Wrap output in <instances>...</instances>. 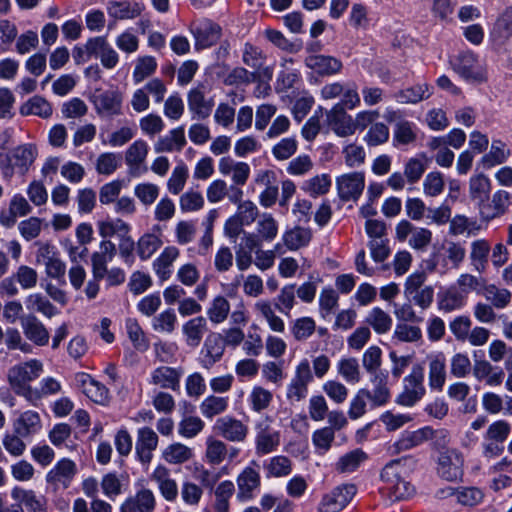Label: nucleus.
Listing matches in <instances>:
<instances>
[{
	"label": "nucleus",
	"mask_w": 512,
	"mask_h": 512,
	"mask_svg": "<svg viewBox=\"0 0 512 512\" xmlns=\"http://www.w3.org/2000/svg\"><path fill=\"white\" fill-rule=\"evenodd\" d=\"M36 158V149L31 144H24L12 149L6 157V163L2 164V174L5 179H10L14 173L24 175Z\"/></svg>",
	"instance_id": "3"
},
{
	"label": "nucleus",
	"mask_w": 512,
	"mask_h": 512,
	"mask_svg": "<svg viewBox=\"0 0 512 512\" xmlns=\"http://www.w3.org/2000/svg\"><path fill=\"white\" fill-rule=\"evenodd\" d=\"M338 195L342 200L348 201L357 199L365 187V176L363 172H352L344 174L336 180Z\"/></svg>",
	"instance_id": "16"
},
{
	"label": "nucleus",
	"mask_w": 512,
	"mask_h": 512,
	"mask_svg": "<svg viewBox=\"0 0 512 512\" xmlns=\"http://www.w3.org/2000/svg\"><path fill=\"white\" fill-rule=\"evenodd\" d=\"M235 493V485L230 480H224L215 488V512H229L230 499Z\"/></svg>",
	"instance_id": "47"
},
{
	"label": "nucleus",
	"mask_w": 512,
	"mask_h": 512,
	"mask_svg": "<svg viewBox=\"0 0 512 512\" xmlns=\"http://www.w3.org/2000/svg\"><path fill=\"white\" fill-rule=\"evenodd\" d=\"M225 346L222 335L219 333H212L206 338L204 342V363L206 367L212 366L221 359L225 351Z\"/></svg>",
	"instance_id": "42"
},
{
	"label": "nucleus",
	"mask_w": 512,
	"mask_h": 512,
	"mask_svg": "<svg viewBox=\"0 0 512 512\" xmlns=\"http://www.w3.org/2000/svg\"><path fill=\"white\" fill-rule=\"evenodd\" d=\"M272 400V392L260 385L253 386L248 396L251 409L257 413L266 410L272 403Z\"/></svg>",
	"instance_id": "52"
},
{
	"label": "nucleus",
	"mask_w": 512,
	"mask_h": 512,
	"mask_svg": "<svg viewBox=\"0 0 512 512\" xmlns=\"http://www.w3.org/2000/svg\"><path fill=\"white\" fill-rule=\"evenodd\" d=\"M490 251L491 246L486 239H476L471 242L469 258L475 271L479 273L486 271Z\"/></svg>",
	"instance_id": "37"
},
{
	"label": "nucleus",
	"mask_w": 512,
	"mask_h": 512,
	"mask_svg": "<svg viewBox=\"0 0 512 512\" xmlns=\"http://www.w3.org/2000/svg\"><path fill=\"white\" fill-rule=\"evenodd\" d=\"M512 37V6L506 8L496 19L490 32L491 40L497 45L505 44Z\"/></svg>",
	"instance_id": "32"
},
{
	"label": "nucleus",
	"mask_w": 512,
	"mask_h": 512,
	"mask_svg": "<svg viewBox=\"0 0 512 512\" xmlns=\"http://www.w3.org/2000/svg\"><path fill=\"white\" fill-rule=\"evenodd\" d=\"M432 436L433 430L429 427L406 432L390 447V451L392 454H399L411 450L431 439Z\"/></svg>",
	"instance_id": "28"
},
{
	"label": "nucleus",
	"mask_w": 512,
	"mask_h": 512,
	"mask_svg": "<svg viewBox=\"0 0 512 512\" xmlns=\"http://www.w3.org/2000/svg\"><path fill=\"white\" fill-rule=\"evenodd\" d=\"M214 430L226 441L242 443L246 441L249 427L233 416H224L216 420Z\"/></svg>",
	"instance_id": "10"
},
{
	"label": "nucleus",
	"mask_w": 512,
	"mask_h": 512,
	"mask_svg": "<svg viewBox=\"0 0 512 512\" xmlns=\"http://www.w3.org/2000/svg\"><path fill=\"white\" fill-rule=\"evenodd\" d=\"M431 87L426 83H418L414 86L398 91L394 97L402 104H416L431 96Z\"/></svg>",
	"instance_id": "40"
},
{
	"label": "nucleus",
	"mask_w": 512,
	"mask_h": 512,
	"mask_svg": "<svg viewBox=\"0 0 512 512\" xmlns=\"http://www.w3.org/2000/svg\"><path fill=\"white\" fill-rule=\"evenodd\" d=\"M206 331L207 321L203 316L194 317L182 326L185 342L191 348H196L200 345Z\"/></svg>",
	"instance_id": "36"
},
{
	"label": "nucleus",
	"mask_w": 512,
	"mask_h": 512,
	"mask_svg": "<svg viewBox=\"0 0 512 512\" xmlns=\"http://www.w3.org/2000/svg\"><path fill=\"white\" fill-rule=\"evenodd\" d=\"M255 451L257 455L270 454L280 445V432L271 427L267 421H260L255 426Z\"/></svg>",
	"instance_id": "12"
},
{
	"label": "nucleus",
	"mask_w": 512,
	"mask_h": 512,
	"mask_svg": "<svg viewBox=\"0 0 512 512\" xmlns=\"http://www.w3.org/2000/svg\"><path fill=\"white\" fill-rule=\"evenodd\" d=\"M96 113L104 117H113L122 113V93L117 90H107L94 94L92 98Z\"/></svg>",
	"instance_id": "14"
},
{
	"label": "nucleus",
	"mask_w": 512,
	"mask_h": 512,
	"mask_svg": "<svg viewBox=\"0 0 512 512\" xmlns=\"http://www.w3.org/2000/svg\"><path fill=\"white\" fill-rule=\"evenodd\" d=\"M275 309L271 301L265 299L258 300L254 305V310L257 315L266 321L272 331L283 333L285 331V323L283 319L276 314Z\"/></svg>",
	"instance_id": "38"
},
{
	"label": "nucleus",
	"mask_w": 512,
	"mask_h": 512,
	"mask_svg": "<svg viewBox=\"0 0 512 512\" xmlns=\"http://www.w3.org/2000/svg\"><path fill=\"white\" fill-rule=\"evenodd\" d=\"M230 313V303L224 296L215 297L208 310L207 316L209 320L214 324H220L224 322Z\"/></svg>",
	"instance_id": "57"
},
{
	"label": "nucleus",
	"mask_w": 512,
	"mask_h": 512,
	"mask_svg": "<svg viewBox=\"0 0 512 512\" xmlns=\"http://www.w3.org/2000/svg\"><path fill=\"white\" fill-rule=\"evenodd\" d=\"M510 205L509 193L503 190L495 192L491 199L479 204V212L483 220L490 221L504 215Z\"/></svg>",
	"instance_id": "21"
},
{
	"label": "nucleus",
	"mask_w": 512,
	"mask_h": 512,
	"mask_svg": "<svg viewBox=\"0 0 512 512\" xmlns=\"http://www.w3.org/2000/svg\"><path fill=\"white\" fill-rule=\"evenodd\" d=\"M312 380L310 363L307 359H303L296 366L295 375L287 387V398L297 402L304 399L308 392V384Z\"/></svg>",
	"instance_id": "8"
},
{
	"label": "nucleus",
	"mask_w": 512,
	"mask_h": 512,
	"mask_svg": "<svg viewBox=\"0 0 512 512\" xmlns=\"http://www.w3.org/2000/svg\"><path fill=\"white\" fill-rule=\"evenodd\" d=\"M42 429V420L38 412L34 410H27L14 420L13 430L24 438H29L37 434Z\"/></svg>",
	"instance_id": "29"
},
{
	"label": "nucleus",
	"mask_w": 512,
	"mask_h": 512,
	"mask_svg": "<svg viewBox=\"0 0 512 512\" xmlns=\"http://www.w3.org/2000/svg\"><path fill=\"white\" fill-rule=\"evenodd\" d=\"M26 306L28 309L42 313L48 318L57 314L55 306L40 293L29 295L26 299Z\"/></svg>",
	"instance_id": "63"
},
{
	"label": "nucleus",
	"mask_w": 512,
	"mask_h": 512,
	"mask_svg": "<svg viewBox=\"0 0 512 512\" xmlns=\"http://www.w3.org/2000/svg\"><path fill=\"white\" fill-rule=\"evenodd\" d=\"M187 103L193 118L204 120L212 112L214 101L206 98L205 86L198 85L192 88L187 94Z\"/></svg>",
	"instance_id": "17"
},
{
	"label": "nucleus",
	"mask_w": 512,
	"mask_h": 512,
	"mask_svg": "<svg viewBox=\"0 0 512 512\" xmlns=\"http://www.w3.org/2000/svg\"><path fill=\"white\" fill-rule=\"evenodd\" d=\"M11 497L23 503L28 512H47L45 498L38 496L33 490L16 486L11 490Z\"/></svg>",
	"instance_id": "35"
},
{
	"label": "nucleus",
	"mask_w": 512,
	"mask_h": 512,
	"mask_svg": "<svg viewBox=\"0 0 512 512\" xmlns=\"http://www.w3.org/2000/svg\"><path fill=\"white\" fill-rule=\"evenodd\" d=\"M180 250L176 246L165 247L153 262V269L161 281H166L172 274V265L178 259Z\"/></svg>",
	"instance_id": "30"
},
{
	"label": "nucleus",
	"mask_w": 512,
	"mask_h": 512,
	"mask_svg": "<svg viewBox=\"0 0 512 512\" xmlns=\"http://www.w3.org/2000/svg\"><path fill=\"white\" fill-rule=\"evenodd\" d=\"M454 70L466 81L483 83L487 81V69L473 52L461 53L453 63Z\"/></svg>",
	"instance_id": "5"
},
{
	"label": "nucleus",
	"mask_w": 512,
	"mask_h": 512,
	"mask_svg": "<svg viewBox=\"0 0 512 512\" xmlns=\"http://www.w3.org/2000/svg\"><path fill=\"white\" fill-rule=\"evenodd\" d=\"M437 472L447 481H456L463 475L462 455L454 449L442 452L438 459Z\"/></svg>",
	"instance_id": "13"
},
{
	"label": "nucleus",
	"mask_w": 512,
	"mask_h": 512,
	"mask_svg": "<svg viewBox=\"0 0 512 512\" xmlns=\"http://www.w3.org/2000/svg\"><path fill=\"white\" fill-rule=\"evenodd\" d=\"M374 385L373 392H370L369 400L374 406H382L386 404L390 398V391L387 387V376L385 374H377L371 377Z\"/></svg>",
	"instance_id": "55"
},
{
	"label": "nucleus",
	"mask_w": 512,
	"mask_h": 512,
	"mask_svg": "<svg viewBox=\"0 0 512 512\" xmlns=\"http://www.w3.org/2000/svg\"><path fill=\"white\" fill-rule=\"evenodd\" d=\"M482 295L496 309L506 308L512 300V293L508 289L495 284L484 285Z\"/></svg>",
	"instance_id": "43"
},
{
	"label": "nucleus",
	"mask_w": 512,
	"mask_h": 512,
	"mask_svg": "<svg viewBox=\"0 0 512 512\" xmlns=\"http://www.w3.org/2000/svg\"><path fill=\"white\" fill-rule=\"evenodd\" d=\"M218 169L220 174L230 177L233 184L239 187L246 184L250 176V166L246 162L235 161L230 157H222L219 160Z\"/></svg>",
	"instance_id": "20"
},
{
	"label": "nucleus",
	"mask_w": 512,
	"mask_h": 512,
	"mask_svg": "<svg viewBox=\"0 0 512 512\" xmlns=\"http://www.w3.org/2000/svg\"><path fill=\"white\" fill-rule=\"evenodd\" d=\"M441 492L443 494L446 493L448 496L455 495L458 503L470 507L479 504L484 497L483 492L477 487H466L459 490L448 488L447 490H442Z\"/></svg>",
	"instance_id": "50"
},
{
	"label": "nucleus",
	"mask_w": 512,
	"mask_h": 512,
	"mask_svg": "<svg viewBox=\"0 0 512 512\" xmlns=\"http://www.w3.org/2000/svg\"><path fill=\"white\" fill-rule=\"evenodd\" d=\"M312 238L310 229L303 227H294L283 234V242L289 250H298L307 246Z\"/></svg>",
	"instance_id": "48"
},
{
	"label": "nucleus",
	"mask_w": 512,
	"mask_h": 512,
	"mask_svg": "<svg viewBox=\"0 0 512 512\" xmlns=\"http://www.w3.org/2000/svg\"><path fill=\"white\" fill-rule=\"evenodd\" d=\"M228 398L210 395L206 397L200 404V411L205 418L213 417L224 413L228 408Z\"/></svg>",
	"instance_id": "53"
},
{
	"label": "nucleus",
	"mask_w": 512,
	"mask_h": 512,
	"mask_svg": "<svg viewBox=\"0 0 512 512\" xmlns=\"http://www.w3.org/2000/svg\"><path fill=\"white\" fill-rule=\"evenodd\" d=\"M259 464L253 460L249 466H246L237 476V500L247 502L254 498L255 492L260 488L261 476L259 473Z\"/></svg>",
	"instance_id": "6"
},
{
	"label": "nucleus",
	"mask_w": 512,
	"mask_h": 512,
	"mask_svg": "<svg viewBox=\"0 0 512 512\" xmlns=\"http://www.w3.org/2000/svg\"><path fill=\"white\" fill-rule=\"evenodd\" d=\"M193 457V449L180 442L172 443L162 451L163 460L173 465H180L186 463L190 461Z\"/></svg>",
	"instance_id": "41"
},
{
	"label": "nucleus",
	"mask_w": 512,
	"mask_h": 512,
	"mask_svg": "<svg viewBox=\"0 0 512 512\" xmlns=\"http://www.w3.org/2000/svg\"><path fill=\"white\" fill-rule=\"evenodd\" d=\"M465 304V296L455 287H449L438 294V308L444 312H452L462 308Z\"/></svg>",
	"instance_id": "45"
},
{
	"label": "nucleus",
	"mask_w": 512,
	"mask_h": 512,
	"mask_svg": "<svg viewBox=\"0 0 512 512\" xmlns=\"http://www.w3.org/2000/svg\"><path fill=\"white\" fill-rule=\"evenodd\" d=\"M21 327L25 337L37 346H45L49 342V332L44 324L34 315L21 317Z\"/></svg>",
	"instance_id": "27"
},
{
	"label": "nucleus",
	"mask_w": 512,
	"mask_h": 512,
	"mask_svg": "<svg viewBox=\"0 0 512 512\" xmlns=\"http://www.w3.org/2000/svg\"><path fill=\"white\" fill-rule=\"evenodd\" d=\"M423 381L424 369L422 365L416 364L412 367L411 372L403 379V390L397 397V403L411 407L420 401L426 392Z\"/></svg>",
	"instance_id": "4"
},
{
	"label": "nucleus",
	"mask_w": 512,
	"mask_h": 512,
	"mask_svg": "<svg viewBox=\"0 0 512 512\" xmlns=\"http://www.w3.org/2000/svg\"><path fill=\"white\" fill-rule=\"evenodd\" d=\"M51 104L41 96H33L20 107L23 116L35 115L47 119L52 115Z\"/></svg>",
	"instance_id": "44"
},
{
	"label": "nucleus",
	"mask_w": 512,
	"mask_h": 512,
	"mask_svg": "<svg viewBox=\"0 0 512 512\" xmlns=\"http://www.w3.org/2000/svg\"><path fill=\"white\" fill-rule=\"evenodd\" d=\"M206 196L210 203H218L226 196L231 203H238L243 198V191L236 186L228 187L224 180L216 179L207 187Z\"/></svg>",
	"instance_id": "24"
},
{
	"label": "nucleus",
	"mask_w": 512,
	"mask_h": 512,
	"mask_svg": "<svg viewBox=\"0 0 512 512\" xmlns=\"http://www.w3.org/2000/svg\"><path fill=\"white\" fill-rule=\"evenodd\" d=\"M76 472V464L70 459L63 458L47 473L46 481L54 490L67 489Z\"/></svg>",
	"instance_id": "15"
},
{
	"label": "nucleus",
	"mask_w": 512,
	"mask_h": 512,
	"mask_svg": "<svg viewBox=\"0 0 512 512\" xmlns=\"http://www.w3.org/2000/svg\"><path fill=\"white\" fill-rule=\"evenodd\" d=\"M182 375L183 371L181 368L160 366L152 371L150 383L162 389L177 391L180 388Z\"/></svg>",
	"instance_id": "26"
},
{
	"label": "nucleus",
	"mask_w": 512,
	"mask_h": 512,
	"mask_svg": "<svg viewBox=\"0 0 512 512\" xmlns=\"http://www.w3.org/2000/svg\"><path fill=\"white\" fill-rule=\"evenodd\" d=\"M43 372V364L37 359L12 366L7 372V381L15 394L33 402L36 393L30 382L37 379Z\"/></svg>",
	"instance_id": "1"
},
{
	"label": "nucleus",
	"mask_w": 512,
	"mask_h": 512,
	"mask_svg": "<svg viewBox=\"0 0 512 512\" xmlns=\"http://www.w3.org/2000/svg\"><path fill=\"white\" fill-rule=\"evenodd\" d=\"M509 155L510 150L507 145L499 139H494L489 153L482 158V161L487 166H495L505 162Z\"/></svg>",
	"instance_id": "61"
},
{
	"label": "nucleus",
	"mask_w": 512,
	"mask_h": 512,
	"mask_svg": "<svg viewBox=\"0 0 512 512\" xmlns=\"http://www.w3.org/2000/svg\"><path fill=\"white\" fill-rule=\"evenodd\" d=\"M355 494L356 487L353 484L338 486L322 498L318 512H340Z\"/></svg>",
	"instance_id": "11"
},
{
	"label": "nucleus",
	"mask_w": 512,
	"mask_h": 512,
	"mask_svg": "<svg viewBox=\"0 0 512 512\" xmlns=\"http://www.w3.org/2000/svg\"><path fill=\"white\" fill-rule=\"evenodd\" d=\"M188 176L187 166L184 163L177 165L167 181L168 191L173 195H178L184 189Z\"/></svg>",
	"instance_id": "64"
},
{
	"label": "nucleus",
	"mask_w": 512,
	"mask_h": 512,
	"mask_svg": "<svg viewBox=\"0 0 512 512\" xmlns=\"http://www.w3.org/2000/svg\"><path fill=\"white\" fill-rule=\"evenodd\" d=\"M401 462V459L393 460L386 464L381 472L385 489L390 498L395 501L407 499L414 493V487L401 477Z\"/></svg>",
	"instance_id": "2"
},
{
	"label": "nucleus",
	"mask_w": 512,
	"mask_h": 512,
	"mask_svg": "<svg viewBox=\"0 0 512 512\" xmlns=\"http://www.w3.org/2000/svg\"><path fill=\"white\" fill-rule=\"evenodd\" d=\"M241 59L244 65L259 73L263 80L269 81L273 77V67L266 66V55L259 47L250 42L244 43L241 49Z\"/></svg>",
	"instance_id": "7"
},
{
	"label": "nucleus",
	"mask_w": 512,
	"mask_h": 512,
	"mask_svg": "<svg viewBox=\"0 0 512 512\" xmlns=\"http://www.w3.org/2000/svg\"><path fill=\"white\" fill-rule=\"evenodd\" d=\"M162 240L159 236L146 233L137 242V254L142 260L149 259L161 246Z\"/></svg>",
	"instance_id": "58"
},
{
	"label": "nucleus",
	"mask_w": 512,
	"mask_h": 512,
	"mask_svg": "<svg viewBox=\"0 0 512 512\" xmlns=\"http://www.w3.org/2000/svg\"><path fill=\"white\" fill-rule=\"evenodd\" d=\"M190 30L195 38V48L198 50L211 47L221 36L220 26L206 18L193 21Z\"/></svg>",
	"instance_id": "9"
},
{
	"label": "nucleus",
	"mask_w": 512,
	"mask_h": 512,
	"mask_svg": "<svg viewBox=\"0 0 512 512\" xmlns=\"http://www.w3.org/2000/svg\"><path fill=\"white\" fill-rule=\"evenodd\" d=\"M308 68L314 70L320 75H334L341 71L342 62L332 56L311 55L305 59Z\"/></svg>",
	"instance_id": "33"
},
{
	"label": "nucleus",
	"mask_w": 512,
	"mask_h": 512,
	"mask_svg": "<svg viewBox=\"0 0 512 512\" xmlns=\"http://www.w3.org/2000/svg\"><path fill=\"white\" fill-rule=\"evenodd\" d=\"M366 458V453L361 449L352 450L339 458L336 463V470L340 473L353 472Z\"/></svg>",
	"instance_id": "56"
},
{
	"label": "nucleus",
	"mask_w": 512,
	"mask_h": 512,
	"mask_svg": "<svg viewBox=\"0 0 512 512\" xmlns=\"http://www.w3.org/2000/svg\"><path fill=\"white\" fill-rule=\"evenodd\" d=\"M491 183L487 176L478 174L469 181V193L472 200L482 203L489 195Z\"/></svg>",
	"instance_id": "54"
},
{
	"label": "nucleus",
	"mask_w": 512,
	"mask_h": 512,
	"mask_svg": "<svg viewBox=\"0 0 512 512\" xmlns=\"http://www.w3.org/2000/svg\"><path fill=\"white\" fill-rule=\"evenodd\" d=\"M278 229V222L269 213H264L257 222V235L263 241H273L278 234Z\"/></svg>",
	"instance_id": "59"
},
{
	"label": "nucleus",
	"mask_w": 512,
	"mask_h": 512,
	"mask_svg": "<svg viewBox=\"0 0 512 512\" xmlns=\"http://www.w3.org/2000/svg\"><path fill=\"white\" fill-rule=\"evenodd\" d=\"M267 477H283L290 474L291 461L285 456H275L264 463Z\"/></svg>",
	"instance_id": "62"
},
{
	"label": "nucleus",
	"mask_w": 512,
	"mask_h": 512,
	"mask_svg": "<svg viewBox=\"0 0 512 512\" xmlns=\"http://www.w3.org/2000/svg\"><path fill=\"white\" fill-rule=\"evenodd\" d=\"M145 6L140 2L111 1L107 11L110 17L117 20H132L141 15Z\"/></svg>",
	"instance_id": "31"
},
{
	"label": "nucleus",
	"mask_w": 512,
	"mask_h": 512,
	"mask_svg": "<svg viewBox=\"0 0 512 512\" xmlns=\"http://www.w3.org/2000/svg\"><path fill=\"white\" fill-rule=\"evenodd\" d=\"M338 373L348 382L356 384L360 381V366L356 358H342L337 363Z\"/></svg>",
	"instance_id": "60"
},
{
	"label": "nucleus",
	"mask_w": 512,
	"mask_h": 512,
	"mask_svg": "<svg viewBox=\"0 0 512 512\" xmlns=\"http://www.w3.org/2000/svg\"><path fill=\"white\" fill-rule=\"evenodd\" d=\"M446 381V362L443 354L429 358V386L432 390L441 391Z\"/></svg>",
	"instance_id": "39"
},
{
	"label": "nucleus",
	"mask_w": 512,
	"mask_h": 512,
	"mask_svg": "<svg viewBox=\"0 0 512 512\" xmlns=\"http://www.w3.org/2000/svg\"><path fill=\"white\" fill-rule=\"evenodd\" d=\"M151 480L157 484L161 496L168 502H174L178 496V485L171 477L170 470L164 465H158L153 470Z\"/></svg>",
	"instance_id": "23"
},
{
	"label": "nucleus",
	"mask_w": 512,
	"mask_h": 512,
	"mask_svg": "<svg viewBox=\"0 0 512 512\" xmlns=\"http://www.w3.org/2000/svg\"><path fill=\"white\" fill-rule=\"evenodd\" d=\"M155 507L154 493L150 489L142 488L121 504L120 512H153Z\"/></svg>",
	"instance_id": "25"
},
{
	"label": "nucleus",
	"mask_w": 512,
	"mask_h": 512,
	"mask_svg": "<svg viewBox=\"0 0 512 512\" xmlns=\"http://www.w3.org/2000/svg\"><path fill=\"white\" fill-rule=\"evenodd\" d=\"M327 123L331 130L339 137L353 135L354 120L351 115L342 108V105H334L326 114Z\"/></svg>",
	"instance_id": "18"
},
{
	"label": "nucleus",
	"mask_w": 512,
	"mask_h": 512,
	"mask_svg": "<svg viewBox=\"0 0 512 512\" xmlns=\"http://www.w3.org/2000/svg\"><path fill=\"white\" fill-rule=\"evenodd\" d=\"M77 381L83 393L98 404H104L108 400L109 391L101 383L94 380L90 375L82 373L78 375Z\"/></svg>",
	"instance_id": "34"
},
{
	"label": "nucleus",
	"mask_w": 512,
	"mask_h": 512,
	"mask_svg": "<svg viewBox=\"0 0 512 512\" xmlns=\"http://www.w3.org/2000/svg\"><path fill=\"white\" fill-rule=\"evenodd\" d=\"M228 452V445L213 436L206 439L205 458L209 464L219 465L225 459Z\"/></svg>",
	"instance_id": "49"
},
{
	"label": "nucleus",
	"mask_w": 512,
	"mask_h": 512,
	"mask_svg": "<svg viewBox=\"0 0 512 512\" xmlns=\"http://www.w3.org/2000/svg\"><path fill=\"white\" fill-rule=\"evenodd\" d=\"M149 147L144 140H136L125 152V162L131 176H140L147 171L144 166L148 155Z\"/></svg>",
	"instance_id": "19"
},
{
	"label": "nucleus",
	"mask_w": 512,
	"mask_h": 512,
	"mask_svg": "<svg viewBox=\"0 0 512 512\" xmlns=\"http://www.w3.org/2000/svg\"><path fill=\"white\" fill-rule=\"evenodd\" d=\"M159 438L157 433L150 427H142L137 431L135 451L139 460L143 464L150 463L153 457V451L158 446Z\"/></svg>",
	"instance_id": "22"
},
{
	"label": "nucleus",
	"mask_w": 512,
	"mask_h": 512,
	"mask_svg": "<svg viewBox=\"0 0 512 512\" xmlns=\"http://www.w3.org/2000/svg\"><path fill=\"white\" fill-rule=\"evenodd\" d=\"M427 161V156L424 153H420L406 161L403 173L409 184H415L422 178L427 167Z\"/></svg>",
	"instance_id": "46"
},
{
	"label": "nucleus",
	"mask_w": 512,
	"mask_h": 512,
	"mask_svg": "<svg viewBox=\"0 0 512 512\" xmlns=\"http://www.w3.org/2000/svg\"><path fill=\"white\" fill-rule=\"evenodd\" d=\"M365 322L378 334L387 333L392 327V318L380 307H374L366 316Z\"/></svg>",
	"instance_id": "51"
}]
</instances>
